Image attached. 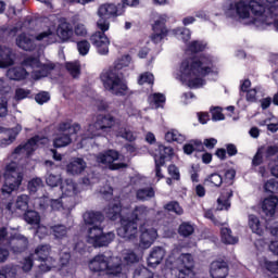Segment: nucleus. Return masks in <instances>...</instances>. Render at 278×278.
<instances>
[{
	"instance_id": "obj_50",
	"label": "nucleus",
	"mask_w": 278,
	"mask_h": 278,
	"mask_svg": "<svg viewBox=\"0 0 278 278\" xmlns=\"http://www.w3.org/2000/svg\"><path fill=\"white\" fill-rule=\"evenodd\" d=\"M203 149V142L201 140H194L184 146V152L187 155H191L194 151H201Z\"/></svg>"
},
{
	"instance_id": "obj_57",
	"label": "nucleus",
	"mask_w": 278,
	"mask_h": 278,
	"mask_svg": "<svg viewBox=\"0 0 278 278\" xmlns=\"http://www.w3.org/2000/svg\"><path fill=\"white\" fill-rule=\"evenodd\" d=\"M22 270L24 273H29L31 268H34V254H30L29 256L25 257L22 262Z\"/></svg>"
},
{
	"instance_id": "obj_59",
	"label": "nucleus",
	"mask_w": 278,
	"mask_h": 278,
	"mask_svg": "<svg viewBox=\"0 0 278 278\" xmlns=\"http://www.w3.org/2000/svg\"><path fill=\"white\" fill-rule=\"evenodd\" d=\"M50 99L51 96L47 91H41L35 96V100L39 105H45Z\"/></svg>"
},
{
	"instance_id": "obj_29",
	"label": "nucleus",
	"mask_w": 278,
	"mask_h": 278,
	"mask_svg": "<svg viewBox=\"0 0 278 278\" xmlns=\"http://www.w3.org/2000/svg\"><path fill=\"white\" fill-rule=\"evenodd\" d=\"M142 255H144V250L139 245H135L134 250L124 251L123 260L126 264H136V262H140V260H142Z\"/></svg>"
},
{
	"instance_id": "obj_6",
	"label": "nucleus",
	"mask_w": 278,
	"mask_h": 278,
	"mask_svg": "<svg viewBox=\"0 0 278 278\" xmlns=\"http://www.w3.org/2000/svg\"><path fill=\"white\" fill-rule=\"evenodd\" d=\"M128 211L129 208L123 207V204H121V200L117 198L114 199L106 208H104V214L111 220H116V218H121V227L117 228V236H119V238H123L124 240L134 242V240L138 238V224L136 222H132L129 217L125 216Z\"/></svg>"
},
{
	"instance_id": "obj_42",
	"label": "nucleus",
	"mask_w": 278,
	"mask_h": 278,
	"mask_svg": "<svg viewBox=\"0 0 278 278\" xmlns=\"http://www.w3.org/2000/svg\"><path fill=\"white\" fill-rule=\"evenodd\" d=\"M14 238V233L8 231V228H0V247H10L12 244V240Z\"/></svg>"
},
{
	"instance_id": "obj_30",
	"label": "nucleus",
	"mask_w": 278,
	"mask_h": 278,
	"mask_svg": "<svg viewBox=\"0 0 278 278\" xmlns=\"http://www.w3.org/2000/svg\"><path fill=\"white\" fill-rule=\"evenodd\" d=\"M29 244V241L26 239L23 235H13V239L11 240V243L9 244V249L13 251V253H23L25 249H27V245Z\"/></svg>"
},
{
	"instance_id": "obj_64",
	"label": "nucleus",
	"mask_w": 278,
	"mask_h": 278,
	"mask_svg": "<svg viewBox=\"0 0 278 278\" xmlns=\"http://www.w3.org/2000/svg\"><path fill=\"white\" fill-rule=\"evenodd\" d=\"M213 121H225V115L220 108L216 106L211 110Z\"/></svg>"
},
{
	"instance_id": "obj_55",
	"label": "nucleus",
	"mask_w": 278,
	"mask_h": 278,
	"mask_svg": "<svg viewBox=\"0 0 278 278\" xmlns=\"http://www.w3.org/2000/svg\"><path fill=\"white\" fill-rule=\"evenodd\" d=\"M46 182H47L48 186H50V188H55L60 184H62V176L61 175L49 174L46 177Z\"/></svg>"
},
{
	"instance_id": "obj_44",
	"label": "nucleus",
	"mask_w": 278,
	"mask_h": 278,
	"mask_svg": "<svg viewBox=\"0 0 278 278\" xmlns=\"http://www.w3.org/2000/svg\"><path fill=\"white\" fill-rule=\"evenodd\" d=\"M52 235L54 236L55 240H62V238H66V235L68 233V228L64 225H54L51 226Z\"/></svg>"
},
{
	"instance_id": "obj_45",
	"label": "nucleus",
	"mask_w": 278,
	"mask_h": 278,
	"mask_svg": "<svg viewBox=\"0 0 278 278\" xmlns=\"http://www.w3.org/2000/svg\"><path fill=\"white\" fill-rule=\"evenodd\" d=\"M153 197H155V191L151 187L137 190L138 201H149V199H153Z\"/></svg>"
},
{
	"instance_id": "obj_12",
	"label": "nucleus",
	"mask_w": 278,
	"mask_h": 278,
	"mask_svg": "<svg viewBox=\"0 0 278 278\" xmlns=\"http://www.w3.org/2000/svg\"><path fill=\"white\" fill-rule=\"evenodd\" d=\"M98 164H103L108 166L110 170H121V168H127V163L130 160V156H123L115 150H108L101 152L96 156Z\"/></svg>"
},
{
	"instance_id": "obj_26",
	"label": "nucleus",
	"mask_w": 278,
	"mask_h": 278,
	"mask_svg": "<svg viewBox=\"0 0 278 278\" xmlns=\"http://www.w3.org/2000/svg\"><path fill=\"white\" fill-rule=\"evenodd\" d=\"M61 192L62 199H73L79 192L77 188V182L73 181V179H65L61 182Z\"/></svg>"
},
{
	"instance_id": "obj_15",
	"label": "nucleus",
	"mask_w": 278,
	"mask_h": 278,
	"mask_svg": "<svg viewBox=\"0 0 278 278\" xmlns=\"http://www.w3.org/2000/svg\"><path fill=\"white\" fill-rule=\"evenodd\" d=\"M121 14H123V11L118 10V7L113 3L100 5L98 9V29L101 31H110V18H115V16H121Z\"/></svg>"
},
{
	"instance_id": "obj_34",
	"label": "nucleus",
	"mask_w": 278,
	"mask_h": 278,
	"mask_svg": "<svg viewBox=\"0 0 278 278\" xmlns=\"http://www.w3.org/2000/svg\"><path fill=\"white\" fill-rule=\"evenodd\" d=\"M231 197H233V191L231 189H225L217 199V210H229L231 207V203L229 202Z\"/></svg>"
},
{
	"instance_id": "obj_43",
	"label": "nucleus",
	"mask_w": 278,
	"mask_h": 278,
	"mask_svg": "<svg viewBox=\"0 0 278 278\" xmlns=\"http://www.w3.org/2000/svg\"><path fill=\"white\" fill-rule=\"evenodd\" d=\"M220 233L224 244H238V238L231 235V229L228 227H223Z\"/></svg>"
},
{
	"instance_id": "obj_22",
	"label": "nucleus",
	"mask_w": 278,
	"mask_h": 278,
	"mask_svg": "<svg viewBox=\"0 0 278 278\" xmlns=\"http://www.w3.org/2000/svg\"><path fill=\"white\" fill-rule=\"evenodd\" d=\"M37 202L39 203V206L42 210L47 208V205H49V203L53 212L68 213L71 212V210H73V203L71 202L64 203V198H62V195L59 199H52V200H49L48 197H42V198H39Z\"/></svg>"
},
{
	"instance_id": "obj_53",
	"label": "nucleus",
	"mask_w": 278,
	"mask_h": 278,
	"mask_svg": "<svg viewBox=\"0 0 278 278\" xmlns=\"http://www.w3.org/2000/svg\"><path fill=\"white\" fill-rule=\"evenodd\" d=\"M90 41L84 39L77 42V51L79 55L86 56L90 53Z\"/></svg>"
},
{
	"instance_id": "obj_3",
	"label": "nucleus",
	"mask_w": 278,
	"mask_h": 278,
	"mask_svg": "<svg viewBox=\"0 0 278 278\" xmlns=\"http://www.w3.org/2000/svg\"><path fill=\"white\" fill-rule=\"evenodd\" d=\"M118 122L114 116L108 114V115H98L96 117L94 124H89L84 132L80 134V138L78 137L77 140H79L78 149H84L86 147L87 140H92L93 138H97L99 136H103V134H110L112 129L115 131V136L117 138H124V140H128V142H134L136 140V134L131 131L128 127H118Z\"/></svg>"
},
{
	"instance_id": "obj_16",
	"label": "nucleus",
	"mask_w": 278,
	"mask_h": 278,
	"mask_svg": "<svg viewBox=\"0 0 278 278\" xmlns=\"http://www.w3.org/2000/svg\"><path fill=\"white\" fill-rule=\"evenodd\" d=\"M23 66L26 68H31V78L35 80L42 79V77H48L54 68L52 63H40V59L34 56H27L23 61Z\"/></svg>"
},
{
	"instance_id": "obj_35",
	"label": "nucleus",
	"mask_w": 278,
	"mask_h": 278,
	"mask_svg": "<svg viewBox=\"0 0 278 278\" xmlns=\"http://www.w3.org/2000/svg\"><path fill=\"white\" fill-rule=\"evenodd\" d=\"M148 103L152 110L164 108L166 96H164V93H152L148 97Z\"/></svg>"
},
{
	"instance_id": "obj_5",
	"label": "nucleus",
	"mask_w": 278,
	"mask_h": 278,
	"mask_svg": "<svg viewBox=\"0 0 278 278\" xmlns=\"http://www.w3.org/2000/svg\"><path fill=\"white\" fill-rule=\"evenodd\" d=\"M130 64L131 56L129 54H126L115 62L114 67L104 70L101 73L100 79L105 90H109V92H111L112 94H116L117 97H124V94H127L129 92L127 83L118 71H121V68H127V66H129Z\"/></svg>"
},
{
	"instance_id": "obj_14",
	"label": "nucleus",
	"mask_w": 278,
	"mask_h": 278,
	"mask_svg": "<svg viewBox=\"0 0 278 278\" xmlns=\"http://www.w3.org/2000/svg\"><path fill=\"white\" fill-rule=\"evenodd\" d=\"M45 144H49V138L35 136L26 143L20 144L17 148H15L11 155V160H23V157H29L30 153H34L38 147H45Z\"/></svg>"
},
{
	"instance_id": "obj_48",
	"label": "nucleus",
	"mask_w": 278,
	"mask_h": 278,
	"mask_svg": "<svg viewBox=\"0 0 278 278\" xmlns=\"http://www.w3.org/2000/svg\"><path fill=\"white\" fill-rule=\"evenodd\" d=\"M65 68L72 77H79L81 73V65L79 64V61L67 62L65 64Z\"/></svg>"
},
{
	"instance_id": "obj_31",
	"label": "nucleus",
	"mask_w": 278,
	"mask_h": 278,
	"mask_svg": "<svg viewBox=\"0 0 278 278\" xmlns=\"http://www.w3.org/2000/svg\"><path fill=\"white\" fill-rule=\"evenodd\" d=\"M86 161L80 157L73 159L66 166L68 175H81L86 170Z\"/></svg>"
},
{
	"instance_id": "obj_61",
	"label": "nucleus",
	"mask_w": 278,
	"mask_h": 278,
	"mask_svg": "<svg viewBox=\"0 0 278 278\" xmlns=\"http://www.w3.org/2000/svg\"><path fill=\"white\" fill-rule=\"evenodd\" d=\"M31 94V91L24 88H17L15 90V100L16 101H23V99H27Z\"/></svg>"
},
{
	"instance_id": "obj_21",
	"label": "nucleus",
	"mask_w": 278,
	"mask_h": 278,
	"mask_svg": "<svg viewBox=\"0 0 278 278\" xmlns=\"http://www.w3.org/2000/svg\"><path fill=\"white\" fill-rule=\"evenodd\" d=\"M108 30H98L90 37L91 45L96 48L99 55H108L110 53V38L105 35Z\"/></svg>"
},
{
	"instance_id": "obj_7",
	"label": "nucleus",
	"mask_w": 278,
	"mask_h": 278,
	"mask_svg": "<svg viewBox=\"0 0 278 278\" xmlns=\"http://www.w3.org/2000/svg\"><path fill=\"white\" fill-rule=\"evenodd\" d=\"M51 253V245L41 244L35 249V252L31 254L34 260L41 262L38 266V271H36L35 277L40 278L43 273H49L53 270V268H58V270H64L68 266V262L71 260V253L64 252L61 254L60 264L55 258L49 256Z\"/></svg>"
},
{
	"instance_id": "obj_13",
	"label": "nucleus",
	"mask_w": 278,
	"mask_h": 278,
	"mask_svg": "<svg viewBox=\"0 0 278 278\" xmlns=\"http://www.w3.org/2000/svg\"><path fill=\"white\" fill-rule=\"evenodd\" d=\"M55 16L51 15L47 17L43 23V28L41 31L37 33L35 36L36 42H39L41 47H49L50 45H58V35L55 34L56 25Z\"/></svg>"
},
{
	"instance_id": "obj_28",
	"label": "nucleus",
	"mask_w": 278,
	"mask_h": 278,
	"mask_svg": "<svg viewBox=\"0 0 278 278\" xmlns=\"http://www.w3.org/2000/svg\"><path fill=\"white\" fill-rule=\"evenodd\" d=\"M277 204L278 198L275 195H270L263 200L262 210L267 218H273V216H275V212H277Z\"/></svg>"
},
{
	"instance_id": "obj_54",
	"label": "nucleus",
	"mask_w": 278,
	"mask_h": 278,
	"mask_svg": "<svg viewBox=\"0 0 278 278\" xmlns=\"http://www.w3.org/2000/svg\"><path fill=\"white\" fill-rule=\"evenodd\" d=\"M179 233L180 236L188 238V236H192V233H194V226L190 223H182L179 227Z\"/></svg>"
},
{
	"instance_id": "obj_17",
	"label": "nucleus",
	"mask_w": 278,
	"mask_h": 278,
	"mask_svg": "<svg viewBox=\"0 0 278 278\" xmlns=\"http://www.w3.org/2000/svg\"><path fill=\"white\" fill-rule=\"evenodd\" d=\"M156 240L157 229L149 225V223H144L140 226V237L137 247H139L143 251H147V249H151V247H153Z\"/></svg>"
},
{
	"instance_id": "obj_32",
	"label": "nucleus",
	"mask_w": 278,
	"mask_h": 278,
	"mask_svg": "<svg viewBox=\"0 0 278 278\" xmlns=\"http://www.w3.org/2000/svg\"><path fill=\"white\" fill-rule=\"evenodd\" d=\"M7 77L13 81H23L29 77V72L23 66L11 67L7 71Z\"/></svg>"
},
{
	"instance_id": "obj_11",
	"label": "nucleus",
	"mask_w": 278,
	"mask_h": 278,
	"mask_svg": "<svg viewBox=\"0 0 278 278\" xmlns=\"http://www.w3.org/2000/svg\"><path fill=\"white\" fill-rule=\"evenodd\" d=\"M3 179L4 184L1 188L2 194L10 197V194L21 188V184H23V173L18 170V163H16V161H12L4 167Z\"/></svg>"
},
{
	"instance_id": "obj_40",
	"label": "nucleus",
	"mask_w": 278,
	"mask_h": 278,
	"mask_svg": "<svg viewBox=\"0 0 278 278\" xmlns=\"http://www.w3.org/2000/svg\"><path fill=\"white\" fill-rule=\"evenodd\" d=\"M207 48V43L201 40H193L187 46L186 53L190 55V53H201V51H205Z\"/></svg>"
},
{
	"instance_id": "obj_10",
	"label": "nucleus",
	"mask_w": 278,
	"mask_h": 278,
	"mask_svg": "<svg viewBox=\"0 0 278 278\" xmlns=\"http://www.w3.org/2000/svg\"><path fill=\"white\" fill-rule=\"evenodd\" d=\"M80 129L81 126L79 124L73 125L71 121L60 123L54 132L53 147L55 149L68 147L73 142V138L79 134Z\"/></svg>"
},
{
	"instance_id": "obj_47",
	"label": "nucleus",
	"mask_w": 278,
	"mask_h": 278,
	"mask_svg": "<svg viewBox=\"0 0 278 278\" xmlns=\"http://www.w3.org/2000/svg\"><path fill=\"white\" fill-rule=\"evenodd\" d=\"M24 220H26L28 225H40V214L36 211H27L24 214Z\"/></svg>"
},
{
	"instance_id": "obj_38",
	"label": "nucleus",
	"mask_w": 278,
	"mask_h": 278,
	"mask_svg": "<svg viewBox=\"0 0 278 278\" xmlns=\"http://www.w3.org/2000/svg\"><path fill=\"white\" fill-rule=\"evenodd\" d=\"M149 215V208L147 206H136L130 215L126 217L136 223V220H144Z\"/></svg>"
},
{
	"instance_id": "obj_52",
	"label": "nucleus",
	"mask_w": 278,
	"mask_h": 278,
	"mask_svg": "<svg viewBox=\"0 0 278 278\" xmlns=\"http://www.w3.org/2000/svg\"><path fill=\"white\" fill-rule=\"evenodd\" d=\"M204 181L207 186L220 188V186H223V176H220V174H211Z\"/></svg>"
},
{
	"instance_id": "obj_49",
	"label": "nucleus",
	"mask_w": 278,
	"mask_h": 278,
	"mask_svg": "<svg viewBox=\"0 0 278 278\" xmlns=\"http://www.w3.org/2000/svg\"><path fill=\"white\" fill-rule=\"evenodd\" d=\"M164 210H166V212H172L177 216H181L184 214V207H181V205H179V202L177 201L168 202L167 204L164 205Z\"/></svg>"
},
{
	"instance_id": "obj_51",
	"label": "nucleus",
	"mask_w": 278,
	"mask_h": 278,
	"mask_svg": "<svg viewBox=\"0 0 278 278\" xmlns=\"http://www.w3.org/2000/svg\"><path fill=\"white\" fill-rule=\"evenodd\" d=\"M132 278H154L153 271L144 266H139L135 269Z\"/></svg>"
},
{
	"instance_id": "obj_25",
	"label": "nucleus",
	"mask_w": 278,
	"mask_h": 278,
	"mask_svg": "<svg viewBox=\"0 0 278 278\" xmlns=\"http://www.w3.org/2000/svg\"><path fill=\"white\" fill-rule=\"evenodd\" d=\"M210 274L212 278H227L229 266L224 261H214L211 264Z\"/></svg>"
},
{
	"instance_id": "obj_4",
	"label": "nucleus",
	"mask_w": 278,
	"mask_h": 278,
	"mask_svg": "<svg viewBox=\"0 0 278 278\" xmlns=\"http://www.w3.org/2000/svg\"><path fill=\"white\" fill-rule=\"evenodd\" d=\"M83 218L88 226L86 237L88 244H91L94 249H101V247H108L114 242L116 235L113 231L103 232L101 224L105 217L101 212H86Z\"/></svg>"
},
{
	"instance_id": "obj_58",
	"label": "nucleus",
	"mask_w": 278,
	"mask_h": 278,
	"mask_svg": "<svg viewBox=\"0 0 278 278\" xmlns=\"http://www.w3.org/2000/svg\"><path fill=\"white\" fill-rule=\"evenodd\" d=\"M40 188H42V179L40 178L31 179L28 182V190L31 194H34L35 192H38Z\"/></svg>"
},
{
	"instance_id": "obj_9",
	"label": "nucleus",
	"mask_w": 278,
	"mask_h": 278,
	"mask_svg": "<svg viewBox=\"0 0 278 278\" xmlns=\"http://www.w3.org/2000/svg\"><path fill=\"white\" fill-rule=\"evenodd\" d=\"M123 263L118 256H108L98 254L88 262V267L92 273H106L114 275L121 273Z\"/></svg>"
},
{
	"instance_id": "obj_33",
	"label": "nucleus",
	"mask_w": 278,
	"mask_h": 278,
	"mask_svg": "<svg viewBox=\"0 0 278 278\" xmlns=\"http://www.w3.org/2000/svg\"><path fill=\"white\" fill-rule=\"evenodd\" d=\"M12 64H14L12 49L0 46V68H7V66H12Z\"/></svg>"
},
{
	"instance_id": "obj_63",
	"label": "nucleus",
	"mask_w": 278,
	"mask_h": 278,
	"mask_svg": "<svg viewBox=\"0 0 278 278\" xmlns=\"http://www.w3.org/2000/svg\"><path fill=\"white\" fill-rule=\"evenodd\" d=\"M12 273V276L16 275V266L8 265L4 268L0 269V278H8V274Z\"/></svg>"
},
{
	"instance_id": "obj_39",
	"label": "nucleus",
	"mask_w": 278,
	"mask_h": 278,
	"mask_svg": "<svg viewBox=\"0 0 278 278\" xmlns=\"http://www.w3.org/2000/svg\"><path fill=\"white\" fill-rule=\"evenodd\" d=\"M165 140L166 142H178V144H181L186 142V135H182L177 129H170L165 134Z\"/></svg>"
},
{
	"instance_id": "obj_19",
	"label": "nucleus",
	"mask_w": 278,
	"mask_h": 278,
	"mask_svg": "<svg viewBox=\"0 0 278 278\" xmlns=\"http://www.w3.org/2000/svg\"><path fill=\"white\" fill-rule=\"evenodd\" d=\"M155 162V175L157 177V181H160L164 175H162V166L166 164V159L173 155V148L159 144L157 149L152 152Z\"/></svg>"
},
{
	"instance_id": "obj_37",
	"label": "nucleus",
	"mask_w": 278,
	"mask_h": 278,
	"mask_svg": "<svg viewBox=\"0 0 278 278\" xmlns=\"http://www.w3.org/2000/svg\"><path fill=\"white\" fill-rule=\"evenodd\" d=\"M16 45L24 51H33L35 49L34 39L27 36V34L20 35L16 39Z\"/></svg>"
},
{
	"instance_id": "obj_1",
	"label": "nucleus",
	"mask_w": 278,
	"mask_h": 278,
	"mask_svg": "<svg viewBox=\"0 0 278 278\" xmlns=\"http://www.w3.org/2000/svg\"><path fill=\"white\" fill-rule=\"evenodd\" d=\"M226 18L242 23L249 21L257 29L273 27L278 31V0H230L223 4Z\"/></svg>"
},
{
	"instance_id": "obj_46",
	"label": "nucleus",
	"mask_w": 278,
	"mask_h": 278,
	"mask_svg": "<svg viewBox=\"0 0 278 278\" xmlns=\"http://www.w3.org/2000/svg\"><path fill=\"white\" fill-rule=\"evenodd\" d=\"M15 207L16 210H21L22 212H27L29 207V195L27 194L18 195L15 201Z\"/></svg>"
},
{
	"instance_id": "obj_23",
	"label": "nucleus",
	"mask_w": 278,
	"mask_h": 278,
	"mask_svg": "<svg viewBox=\"0 0 278 278\" xmlns=\"http://www.w3.org/2000/svg\"><path fill=\"white\" fill-rule=\"evenodd\" d=\"M58 42H71L73 39V25L66 21H61L55 27Z\"/></svg>"
},
{
	"instance_id": "obj_27",
	"label": "nucleus",
	"mask_w": 278,
	"mask_h": 278,
	"mask_svg": "<svg viewBox=\"0 0 278 278\" xmlns=\"http://www.w3.org/2000/svg\"><path fill=\"white\" fill-rule=\"evenodd\" d=\"M23 131L22 125H16L14 128L8 129V128H0V134H5L7 137H4L1 140V147H9V144H12L16 140V136Z\"/></svg>"
},
{
	"instance_id": "obj_20",
	"label": "nucleus",
	"mask_w": 278,
	"mask_h": 278,
	"mask_svg": "<svg viewBox=\"0 0 278 278\" xmlns=\"http://www.w3.org/2000/svg\"><path fill=\"white\" fill-rule=\"evenodd\" d=\"M166 21H168V16H166V14L154 17V24L152 25L153 34L151 36V40L154 42V45L162 42V40L168 36Z\"/></svg>"
},
{
	"instance_id": "obj_56",
	"label": "nucleus",
	"mask_w": 278,
	"mask_h": 278,
	"mask_svg": "<svg viewBox=\"0 0 278 278\" xmlns=\"http://www.w3.org/2000/svg\"><path fill=\"white\" fill-rule=\"evenodd\" d=\"M153 81H155V77L152 73L146 72L139 76L138 84L140 86H143V84H149L150 86H153Z\"/></svg>"
},
{
	"instance_id": "obj_41",
	"label": "nucleus",
	"mask_w": 278,
	"mask_h": 278,
	"mask_svg": "<svg viewBox=\"0 0 278 278\" xmlns=\"http://www.w3.org/2000/svg\"><path fill=\"white\" fill-rule=\"evenodd\" d=\"M177 40H182V42H188L190 40V37L192 36V33L188 28H175L169 31Z\"/></svg>"
},
{
	"instance_id": "obj_62",
	"label": "nucleus",
	"mask_w": 278,
	"mask_h": 278,
	"mask_svg": "<svg viewBox=\"0 0 278 278\" xmlns=\"http://www.w3.org/2000/svg\"><path fill=\"white\" fill-rule=\"evenodd\" d=\"M262 92V89L260 88H254V89H249L247 91V101H250L251 103L257 101V94Z\"/></svg>"
},
{
	"instance_id": "obj_2",
	"label": "nucleus",
	"mask_w": 278,
	"mask_h": 278,
	"mask_svg": "<svg viewBox=\"0 0 278 278\" xmlns=\"http://www.w3.org/2000/svg\"><path fill=\"white\" fill-rule=\"evenodd\" d=\"M206 75H218L214 59L208 54L184 60L179 70L175 73L176 79L189 88L205 86Z\"/></svg>"
},
{
	"instance_id": "obj_24",
	"label": "nucleus",
	"mask_w": 278,
	"mask_h": 278,
	"mask_svg": "<svg viewBox=\"0 0 278 278\" xmlns=\"http://www.w3.org/2000/svg\"><path fill=\"white\" fill-rule=\"evenodd\" d=\"M164 257H166V249L162 247H153L150 250L149 256L147 258L148 266L150 268H156V266H160V264H162Z\"/></svg>"
},
{
	"instance_id": "obj_8",
	"label": "nucleus",
	"mask_w": 278,
	"mask_h": 278,
	"mask_svg": "<svg viewBox=\"0 0 278 278\" xmlns=\"http://www.w3.org/2000/svg\"><path fill=\"white\" fill-rule=\"evenodd\" d=\"M166 266L170 270H177L178 278H197L192 254L179 255V248H175L168 255Z\"/></svg>"
},
{
	"instance_id": "obj_36",
	"label": "nucleus",
	"mask_w": 278,
	"mask_h": 278,
	"mask_svg": "<svg viewBox=\"0 0 278 278\" xmlns=\"http://www.w3.org/2000/svg\"><path fill=\"white\" fill-rule=\"evenodd\" d=\"M271 175L278 178V156L276 161V165L270 167ZM265 192H278V181L275 179H270L264 185Z\"/></svg>"
},
{
	"instance_id": "obj_18",
	"label": "nucleus",
	"mask_w": 278,
	"mask_h": 278,
	"mask_svg": "<svg viewBox=\"0 0 278 278\" xmlns=\"http://www.w3.org/2000/svg\"><path fill=\"white\" fill-rule=\"evenodd\" d=\"M266 227H263L257 216H249V227L253 231V233H256L257 236H264V231L268 229L271 236L278 238V222H273V219H266Z\"/></svg>"
},
{
	"instance_id": "obj_60",
	"label": "nucleus",
	"mask_w": 278,
	"mask_h": 278,
	"mask_svg": "<svg viewBox=\"0 0 278 278\" xmlns=\"http://www.w3.org/2000/svg\"><path fill=\"white\" fill-rule=\"evenodd\" d=\"M74 34L75 36H80L81 38H86V36H88V29L86 28V25L81 23H77L74 26Z\"/></svg>"
}]
</instances>
